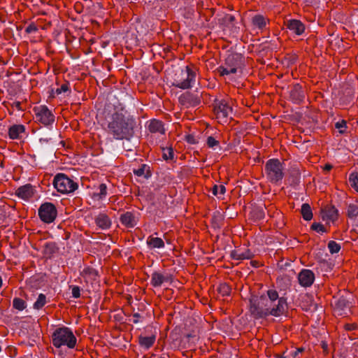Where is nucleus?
Returning a JSON list of instances; mask_svg holds the SVG:
<instances>
[{
    "mask_svg": "<svg viewBox=\"0 0 358 358\" xmlns=\"http://www.w3.org/2000/svg\"><path fill=\"white\" fill-rule=\"evenodd\" d=\"M0 166H1V167H3V162H0Z\"/></svg>",
    "mask_w": 358,
    "mask_h": 358,
    "instance_id": "4d7b16f0",
    "label": "nucleus"
},
{
    "mask_svg": "<svg viewBox=\"0 0 358 358\" xmlns=\"http://www.w3.org/2000/svg\"><path fill=\"white\" fill-rule=\"evenodd\" d=\"M289 98L296 104H300L305 99V93L303 87L299 84L294 85L290 90Z\"/></svg>",
    "mask_w": 358,
    "mask_h": 358,
    "instance_id": "2eb2a0df",
    "label": "nucleus"
},
{
    "mask_svg": "<svg viewBox=\"0 0 358 358\" xmlns=\"http://www.w3.org/2000/svg\"><path fill=\"white\" fill-rule=\"evenodd\" d=\"M299 285L303 287H310L314 283L315 273L310 269H302L297 276Z\"/></svg>",
    "mask_w": 358,
    "mask_h": 358,
    "instance_id": "9b49d317",
    "label": "nucleus"
},
{
    "mask_svg": "<svg viewBox=\"0 0 358 358\" xmlns=\"http://www.w3.org/2000/svg\"><path fill=\"white\" fill-rule=\"evenodd\" d=\"M301 213L303 218L309 221L313 218V212L310 206L308 203H303L301 206Z\"/></svg>",
    "mask_w": 358,
    "mask_h": 358,
    "instance_id": "cd10ccee",
    "label": "nucleus"
},
{
    "mask_svg": "<svg viewBox=\"0 0 358 358\" xmlns=\"http://www.w3.org/2000/svg\"><path fill=\"white\" fill-rule=\"evenodd\" d=\"M321 347L323 349L324 352H327V351H328V345H327V342L322 341Z\"/></svg>",
    "mask_w": 358,
    "mask_h": 358,
    "instance_id": "3c124183",
    "label": "nucleus"
},
{
    "mask_svg": "<svg viewBox=\"0 0 358 358\" xmlns=\"http://www.w3.org/2000/svg\"><path fill=\"white\" fill-rule=\"evenodd\" d=\"M231 20H234V17L232 16L230 17Z\"/></svg>",
    "mask_w": 358,
    "mask_h": 358,
    "instance_id": "13d9d810",
    "label": "nucleus"
},
{
    "mask_svg": "<svg viewBox=\"0 0 358 358\" xmlns=\"http://www.w3.org/2000/svg\"><path fill=\"white\" fill-rule=\"evenodd\" d=\"M107 195V186L104 183L99 185L98 188L92 194V199L94 201H103Z\"/></svg>",
    "mask_w": 358,
    "mask_h": 358,
    "instance_id": "b1692460",
    "label": "nucleus"
},
{
    "mask_svg": "<svg viewBox=\"0 0 358 358\" xmlns=\"http://www.w3.org/2000/svg\"><path fill=\"white\" fill-rule=\"evenodd\" d=\"M347 215L350 219H355L358 216V201L348 205Z\"/></svg>",
    "mask_w": 358,
    "mask_h": 358,
    "instance_id": "c85d7f7f",
    "label": "nucleus"
},
{
    "mask_svg": "<svg viewBox=\"0 0 358 358\" xmlns=\"http://www.w3.org/2000/svg\"><path fill=\"white\" fill-rule=\"evenodd\" d=\"M37 31H38V28H37L36 25L34 23H31L25 29V32L27 34L34 33V32H36Z\"/></svg>",
    "mask_w": 358,
    "mask_h": 358,
    "instance_id": "79ce46f5",
    "label": "nucleus"
},
{
    "mask_svg": "<svg viewBox=\"0 0 358 358\" xmlns=\"http://www.w3.org/2000/svg\"><path fill=\"white\" fill-rule=\"evenodd\" d=\"M331 254L338 253L341 250V245L334 241H330L327 245Z\"/></svg>",
    "mask_w": 358,
    "mask_h": 358,
    "instance_id": "c9c22d12",
    "label": "nucleus"
},
{
    "mask_svg": "<svg viewBox=\"0 0 358 358\" xmlns=\"http://www.w3.org/2000/svg\"><path fill=\"white\" fill-rule=\"evenodd\" d=\"M158 358H166V357H158Z\"/></svg>",
    "mask_w": 358,
    "mask_h": 358,
    "instance_id": "bf43d9fd",
    "label": "nucleus"
},
{
    "mask_svg": "<svg viewBox=\"0 0 358 358\" xmlns=\"http://www.w3.org/2000/svg\"><path fill=\"white\" fill-rule=\"evenodd\" d=\"M349 183L350 186L358 192V174L357 173H352L349 176Z\"/></svg>",
    "mask_w": 358,
    "mask_h": 358,
    "instance_id": "72a5a7b5",
    "label": "nucleus"
},
{
    "mask_svg": "<svg viewBox=\"0 0 358 358\" xmlns=\"http://www.w3.org/2000/svg\"><path fill=\"white\" fill-rule=\"evenodd\" d=\"M250 264L255 268H258L260 266V263L258 261L256 260H252L250 261Z\"/></svg>",
    "mask_w": 358,
    "mask_h": 358,
    "instance_id": "603ef678",
    "label": "nucleus"
},
{
    "mask_svg": "<svg viewBox=\"0 0 358 358\" xmlns=\"http://www.w3.org/2000/svg\"><path fill=\"white\" fill-rule=\"evenodd\" d=\"M251 24L253 29H258L262 32L268 28L270 20L263 15L257 14L251 18Z\"/></svg>",
    "mask_w": 358,
    "mask_h": 358,
    "instance_id": "ddd939ff",
    "label": "nucleus"
},
{
    "mask_svg": "<svg viewBox=\"0 0 358 358\" xmlns=\"http://www.w3.org/2000/svg\"><path fill=\"white\" fill-rule=\"evenodd\" d=\"M243 66V57L240 54L234 53L227 56L224 63L217 69V71L221 76H229L241 71Z\"/></svg>",
    "mask_w": 358,
    "mask_h": 358,
    "instance_id": "20e7f679",
    "label": "nucleus"
},
{
    "mask_svg": "<svg viewBox=\"0 0 358 358\" xmlns=\"http://www.w3.org/2000/svg\"><path fill=\"white\" fill-rule=\"evenodd\" d=\"M38 215L43 222L50 224L55 220L57 216V210L54 203L45 202L38 208Z\"/></svg>",
    "mask_w": 358,
    "mask_h": 358,
    "instance_id": "0eeeda50",
    "label": "nucleus"
},
{
    "mask_svg": "<svg viewBox=\"0 0 358 358\" xmlns=\"http://www.w3.org/2000/svg\"><path fill=\"white\" fill-rule=\"evenodd\" d=\"M120 221L121 224L126 227L127 228H133L137 224V221L134 214L129 211L120 215Z\"/></svg>",
    "mask_w": 358,
    "mask_h": 358,
    "instance_id": "a211bd4d",
    "label": "nucleus"
},
{
    "mask_svg": "<svg viewBox=\"0 0 358 358\" xmlns=\"http://www.w3.org/2000/svg\"><path fill=\"white\" fill-rule=\"evenodd\" d=\"M231 291V287L225 282L220 284L217 287V292L223 296H229Z\"/></svg>",
    "mask_w": 358,
    "mask_h": 358,
    "instance_id": "2f4dec72",
    "label": "nucleus"
},
{
    "mask_svg": "<svg viewBox=\"0 0 358 358\" xmlns=\"http://www.w3.org/2000/svg\"><path fill=\"white\" fill-rule=\"evenodd\" d=\"M182 73L185 75V78L176 80L173 85L182 90L191 88L195 81L196 72L190 66H187L185 71H182Z\"/></svg>",
    "mask_w": 358,
    "mask_h": 358,
    "instance_id": "9d476101",
    "label": "nucleus"
},
{
    "mask_svg": "<svg viewBox=\"0 0 358 358\" xmlns=\"http://www.w3.org/2000/svg\"><path fill=\"white\" fill-rule=\"evenodd\" d=\"M280 358H283V357H280Z\"/></svg>",
    "mask_w": 358,
    "mask_h": 358,
    "instance_id": "052dcab7",
    "label": "nucleus"
},
{
    "mask_svg": "<svg viewBox=\"0 0 358 358\" xmlns=\"http://www.w3.org/2000/svg\"><path fill=\"white\" fill-rule=\"evenodd\" d=\"M169 276L164 275L162 273L155 271L152 273L150 284L154 287H161L164 282L169 280Z\"/></svg>",
    "mask_w": 358,
    "mask_h": 358,
    "instance_id": "412c9836",
    "label": "nucleus"
},
{
    "mask_svg": "<svg viewBox=\"0 0 358 358\" xmlns=\"http://www.w3.org/2000/svg\"><path fill=\"white\" fill-rule=\"evenodd\" d=\"M68 91H69V84L68 83H66L62 84L60 87H59L56 90V94H60L62 92H66Z\"/></svg>",
    "mask_w": 358,
    "mask_h": 358,
    "instance_id": "a19ab883",
    "label": "nucleus"
},
{
    "mask_svg": "<svg viewBox=\"0 0 358 358\" xmlns=\"http://www.w3.org/2000/svg\"><path fill=\"white\" fill-rule=\"evenodd\" d=\"M132 317H133L132 322L134 323L137 324L139 322V321H140L139 319L141 317V315L139 313H134Z\"/></svg>",
    "mask_w": 358,
    "mask_h": 358,
    "instance_id": "de8ad7c7",
    "label": "nucleus"
},
{
    "mask_svg": "<svg viewBox=\"0 0 358 358\" xmlns=\"http://www.w3.org/2000/svg\"><path fill=\"white\" fill-rule=\"evenodd\" d=\"M54 187L63 194L74 192L78 188V184L64 173H57L53 180Z\"/></svg>",
    "mask_w": 358,
    "mask_h": 358,
    "instance_id": "423d86ee",
    "label": "nucleus"
},
{
    "mask_svg": "<svg viewBox=\"0 0 358 358\" xmlns=\"http://www.w3.org/2000/svg\"><path fill=\"white\" fill-rule=\"evenodd\" d=\"M254 255L252 252L248 249H246L244 251L235 250L231 252V257L236 260L250 259Z\"/></svg>",
    "mask_w": 358,
    "mask_h": 358,
    "instance_id": "5701e85b",
    "label": "nucleus"
},
{
    "mask_svg": "<svg viewBox=\"0 0 358 358\" xmlns=\"http://www.w3.org/2000/svg\"><path fill=\"white\" fill-rule=\"evenodd\" d=\"M8 134L12 140L20 139L25 134V127L23 124H13L9 127Z\"/></svg>",
    "mask_w": 358,
    "mask_h": 358,
    "instance_id": "f3484780",
    "label": "nucleus"
},
{
    "mask_svg": "<svg viewBox=\"0 0 358 358\" xmlns=\"http://www.w3.org/2000/svg\"><path fill=\"white\" fill-rule=\"evenodd\" d=\"M257 219L262 220L264 218V212L262 208H257L255 211Z\"/></svg>",
    "mask_w": 358,
    "mask_h": 358,
    "instance_id": "c03bdc74",
    "label": "nucleus"
},
{
    "mask_svg": "<svg viewBox=\"0 0 358 358\" xmlns=\"http://www.w3.org/2000/svg\"><path fill=\"white\" fill-rule=\"evenodd\" d=\"M12 106H13V107H15L18 110H22V109L21 108V102H20V101L13 102Z\"/></svg>",
    "mask_w": 358,
    "mask_h": 358,
    "instance_id": "8fccbe9b",
    "label": "nucleus"
},
{
    "mask_svg": "<svg viewBox=\"0 0 358 358\" xmlns=\"http://www.w3.org/2000/svg\"><path fill=\"white\" fill-rule=\"evenodd\" d=\"M265 173L270 182L278 183L284 177L282 164L278 159H268L265 164Z\"/></svg>",
    "mask_w": 358,
    "mask_h": 358,
    "instance_id": "39448f33",
    "label": "nucleus"
},
{
    "mask_svg": "<svg viewBox=\"0 0 358 358\" xmlns=\"http://www.w3.org/2000/svg\"><path fill=\"white\" fill-rule=\"evenodd\" d=\"M148 130L153 134H159L162 135L165 134L164 123L162 121L156 119H153L150 121L148 124Z\"/></svg>",
    "mask_w": 358,
    "mask_h": 358,
    "instance_id": "4be33fe9",
    "label": "nucleus"
},
{
    "mask_svg": "<svg viewBox=\"0 0 358 358\" xmlns=\"http://www.w3.org/2000/svg\"><path fill=\"white\" fill-rule=\"evenodd\" d=\"M344 329L346 331H354L357 329V324L355 323L345 324Z\"/></svg>",
    "mask_w": 358,
    "mask_h": 358,
    "instance_id": "a18cd8bd",
    "label": "nucleus"
},
{
    "mask_svg": "<svg viewBox=\"0 0 358 358\" xmlns=\"http://www.w3.org/2000/svg\"><path fill=\"white\" fill-rule=\"evenodd\" d=\"M47 303L46 296L44 294H39L36 301L33 304L35 310H41Z\"/></svg>",
    "mask_w": 358,
    "mask_h": 358,
    "instance_id": "c756f323",
    "label": "nucleus"
},
{
    "mask_svg": "<svg viewBox=\"0 0 358 358\" xmlns=\"http://www.w3.org/2000/svg\"><path fill=\"white\" fill-rule=\"evenodd\" d=\"M155 341V335H151L150 336H144L141 335L138 336V343L140 346L145 350L150 348L154 345Z\"/></svg>",
    "mask_w": 358,
    "mask_h": 358,
    "instance_id": "393cba45",
    "label": "nucleus"
},
{
    "mask_svg": "<svg viewBox=\"0 0 358 358\" xmlns=\"http://www.w3.org/2000/svg\"><path fill=\"white\" fill-rule=\"evenodd\" d=\"M207 145L209 148H213L215 146L219 145V141H217L214 137L209 136L207 138Z\"/></svg>",
    "mask_w": 358,
    "mask_h": 358,
    "instance_id": "ea45409f",
    "label": "nucleus"
},
{
    "mask_svg": "<svg viewBox=\"0 0 358 358\" xmlns=\"http://www.w3.org/2000/svg\"><path fill=\"white\" fill-rule=\"evenodd\" d=\"M346 121L341 120L335 124V127L339 130V133L343 134L347 128Z\"/></svg>",
    "mask_w": 358,
    "mask_h": 358,
    "instance_id": "58836bf2",
    "label": "nucleus"
},
{
    "mask_svg": "<svg viewBox=\"0 0 358 358\" xmlns=\"http://www.w3.org/2000/svg\"><path fill=\"white\" fill-rule=\"evenodd\" d=\"M285 26L287 29L296 36H301L306 30L305 24L299 20H288L285 22Z\"/></svg>",
    "mask_w": 358,
    "mask_h": 358,
    "instance_id": "4468645a",
    "label": "nucleus"
},
{
    "mask_svg": "<svg viewBox=\"0 0 358 358\" xmlns=\"http://www.w3.org/2000/svg\"><path fill=\"white\" fill-rule=\"evenodd\" d=\"M2 284H3V281H2L1 276L0 275V288L2 287Z\"/></svg>",
    "mask_w": 358,
    "mask_h": 358,
    "instance_id": "6e6d98bb",
    "label": "nucleus"
},
{
    "mask_svg": "<svg viewBox=\"0 0 358 358\" xmlns=\"http://www.w3.org/2000/svg\"><path fill=\"white\" fill-rule=\"evenodd\" d=\"M83 273L85 274H89V275H97V272L95 269L92 268H86L83 270Z\"/></svg>",
    "mask_w": 358,
    "mask_h": 358,
    "instance_id": "49530a36",
    "label": "nucleus"
},
{
    "mask_svg": "<svg viewBox=\"0 0 358 358\" xmlns=\"http://www.w3.org/2000/svg\"><path fill=\"white\" fill-rule=\"evenodd\" d=\"M33 110L35 113L36 122H40L44 126L52 125L55 122V115L46 106H35Z\"/></svg>",
    "mask_w": 358,
    "mask_h": 358,
    "instance_id": "1a4fd4ad",
    "label": "nucleus"
},
{
    "mask_svg": "<svg viewBox=\"0 0 358 358\" xmlns=\"http://www.w3.org/2000/svg\"><path fill=\"white\" fill-rule=\"evenodd\" d=\"M173 150L172 148H164L162 157L165 160H171L173 159Z\"/></svg>",
    "mask_w": 358,
    "mask_h": 358,
    "instance_id": "4c0bfd02",
    "label": "nucleus"
},
{
    "mask_svg": "<svg viewBox=\"0 0 358 358\" xmlns=\"http://www.w3.org/2000/svg\"><path fill=\"white\" fill-rule=\"evenodd\" d=\"M287 309V299L279 296L278 291L268 289L259 297L250 299V312L255 319L266 318L268 316L280 317Z\"/></svg>",
    "mask_w": 358,
    "mask_h": 358,
    "instance_id": "f03ea898",
    "label": "nucleus"
},
{
    "mask_svg": "<svg viewBox=\"0 0 358 358\" xmlns=\"http://www.w3.org/2000/svg\"><path fill=\"white\" fill-rule=\"evenodd\" d=\"M103 116L102 127L115 140L130 141L134 137L136 121L133 116L124 114L111 104L104 107Z\"/></svg>",
    "mask_w": 358,
    "mask_h": 358,
    "instance_id": "f257e3e1",
    "label": "nucleus"
},
{
    "mask_svg": "<svg viewBox=\"0 0 358 358\" xmlns=\"http://www.w3.org/2000/svg\"><path fill=\"white\" fill-rule=\"evenodd\" d=\"M214 112L219 121L226 122L227 117L233 113L230 102L225 99L217 100L214 104Z\"/></svg>",
    "mask_w": 358,
    "mask_h": 358,
    "instance_id": "6e6552de",
    "label": "nucleus"
},
{
    "mask_svg": "<svg viewBox=\"0 0 358 358\" xmlns=\"http://www.w3.org/2000/svg\"><path fill=\"white\" fill-rule=\"evenodd\" d=\"M51 342L56 348L66 347L73 349L77 344V338L71 329L68 327H59L54 330L51 336Z\"/></svg>",
    "mask_w": 358,
    "mask_h": 358,
    "instance_id": "7ed1b4c3",
    "label": "nucleus"
},
{
    "mask_svg": "<svg viewBox=\"0 0 358 358\" xmlns=\"http://www.w3.org/2000/svg\"><path fill=\"white\" fill-rule=\"evenodd\" d=\"M304 351L303 348H299L295 350V351L292 353V356L294 357H296L299 353H301Z\"/></svg>",
    "mask_w": 358,
    "mask_h": 358,
    "instance_id": "09e8293b",
    "label": "nucleus"
},
{
    "mask_svg": "<svg viewBox=\"0 0 358 358\" xmlns=\"http://www.w3.org/2000/svg\"><path fill=\"white\" fill-rule=\"evenodd\" d=\"M311 229H313V231H315L318 233H327V229L324 227V226L321 224V223H318V222H313L310 227Z\"/></svg>",
    "mask_w": 358,
    "mask_h": 358,
    "instance_id": "e433bc0d",
    "label": "nucleus"
},
{
    "mask_svg": "<svg viewBox=\"0 0 358 358\" xmlns=\"http://www.w3.org/2000/svg\"><path fill=\"white\" fill-rule=\"evenodd\" d=\"M36 192L35 187L29 183L19 187L15 190V195L22 200L28 201L34 196Z\"/></svg>",
    "mask_w": 358,
    "mask_h": 358,
    "instance_id": "f8f14e48",
    "label": "nucleus"
},
{
    "mask_svg": "<svg viewBox=\"0 0 358 358\" xmlns=\"http://www.w3.org/2000/svg\"><path fill=\"white\" fill-rule=\"evenodd\" d=\"M96 225L102 230H107L111 227L112 221L110 217L105 213H99L94 217Z\"/></svg>",
    "mask_w": 358,
    "mask_h": 358,
    "instance_id": "dca6fc26",
    "label": "nucleus"
},
{
    "mask_svg": "<svg viewBox=\"0 0 358 358\" xmlns=\"http://www.w3.org/2000/svg\"><path fill=\"white\" fill-rule=\"evenodd\" d=\"M50 139H48V138H40V142H46L48 143Z\"/></svg>",
    "mask_w": 358,
    "mask_h": 358,
    "instance_id": "5fc2aeb1",
    "label": "nucleus"
},
{
    "mask_svg": "<svg viewBox=\"0 0 358 358\" xmlns=\"http://www.w3.org/2000/svg\"><path fill=\"white\" fill-rule=\"evenodd\" d=\"M325 215L329 220L334 221L338 218V210L334 206L329 207L326 209Z\"/></svg>",
    "mask_w": 358,
    "mask_h": 358,
    "instance_id": "7c9ffc66",
    "label": "nucleus"
},
{
    "mask_svg": "<svg viewBox=\"0 0 358 358\" xmlns=\"http://www.w3.org/2000/svg\"><path fill=\"white\" fill-rule=\"evenodd\" d=\"M211 192L214 196L224 195L226 192V187L224 185H215L211 188Z\"/></svg>",
    "mask_w": 358,
    "mask_h": 358,
    "instance_id": "473e14b6",
    "label": "nucleus"
},
{
    "mask_svg": "<svg viewBox=\"0 0 358 358\" xmlns=\"http://www.w3.org/2000/svg\"><path fill=\"white\" fill-rule=\"evenodd\" d=\"M13 306L14 308L21 311L26 308V302L20 298H15L13 301Z\"/></svg>",
    "mask_w": 358,
    "mask_h": 358,
    "instance_id": "f704fd0d",
    "label": "nucleus"
},
{
    "mask_svg": "<svg viewBox=\"0 0 358 358\" xmlns=\"http://www.w3.org/2000/svg\"><path fill=\"white\" fill-rule=\"evenodd\" d=\"M73 297L78 299L80 296V289L78 286H73L72 288Z\"/></svg>",
    "mask_w": 358,
    "mask_h": 358,
    "instance_id": "37998d69",
    "label": "nucleus"
},
{
    "mask_svg": "<svg viewBox=\"0 0 358 358\" xmlns=\"http://www.w3.org/2000/svg\"><path fill=\"white\" fill-rule=\"evenodd\" d=\"M332 168H333V166L331 164H327L324 165L323 169H324V171H329L330 170L332 169Z\"/></svg>",
    "mask_w": 358,
    "mask_h": 358,
    "instance_id": "864d4df0",
    "label": "nucleus"
},
{
    "mask_svg": "<svg viewBox=\"0 0 358 358\" xmlns=\"http://www.w3.org/2000/svg\"><path fill=\"white\" fill-rule=\"evenodd\" d=\"M149 169L150 168L148 165L141 164V166L138 169H134L133 172L136 176H137L138 177H143L145 178H148L151 176Z\"/></svg>",
    "mask_w": 358,
    "mask_h": 358,
    "instance_id": "bb28decb",
    "label": "nucleus"
},
{
    "mask_svg": "<svg viewBox=\"0 0 358 358\" xmlns=\"http://www.w3.org/2000/svg\"><path fill=\"white\" fill-rule=\"evenodd\" d=\"M180 101L182 104L187 105V106H195L199 104L200 99L196 96L189 92H186L180 96Z\"/></svg>",
    "mask_w": 358,
    "mask_h": 358,
    "instance_id": "aec40b11",
    "label": "nucleus"
},
{
    "mask_svg": "<svg viewBox=\"0 0 358 358\" xmlns=\"http://www.w3.org/2000/svg\"><path fill=\"white\" fill-rule=\"evenodd\" d=\"M58 251L56 244L52 242L45 243L43 249V255L46 258H51Z\"/></svg>",
    "mask_w": 358,
    "mask_h": 358,
    "instance_id": "a878e982",
    "label": "nucleus"
},
{
    "mask_svg": "<svg viewBox=\"0 0 358 358\" xmlns=\"http://www.w3.org/2000/svg\"><path fill=\"white\" fill-rule=\"evenodd\" d=\"M146 244L150 250L162 249L165 246L163 239L154 236V234L150 235L147 238Z\"/></svg>",
    "mask_w": 358,
    "mask_h": 358,
    "instance_id": "6ab92c4d",
    "label": "nucleus"
}]
</instances>
